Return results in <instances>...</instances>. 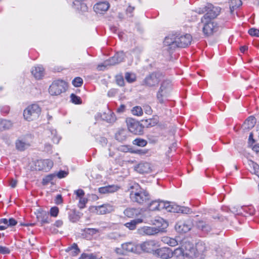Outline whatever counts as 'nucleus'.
Wrapping results in <instances>:
<instances>
[{
	"instance_id": "nucleus-3",
	"label": "nucleus",
	"mask_w": 259,
	"mask_h": 259,
	"mask_svg": "<svg viewBox=\"0 0 259 259\" xmlns=\"http://www.w3.org/2000/svg\"><path fill=\"white\" fill-rule=\"evenodd\" d=\"M130 189L132 190L130 193V198L133 201L140 204H144L149 201V193L142 189L138 184H134L130 187Z\"/></svg>"
},
{
	"instance_id": "nucleus-14",
	"label": "nucleus",
	"mask_w": 259,
	"mask_h": 259,
	"mask_svg": "<svg viewBox=\"0 0 259 259\" xmlns=\"http://www.w3.org/2000/svg\"><path fill=\"white\" fill-rule=\"evenodd\" d=\"M220 8L214 7L211 4H208L205 7L206 14L201 18V19L213 20L220 13Z\"/></svg>"
},
{
	"instance_id": "nucleus-36",
	"label": "nucleus",
	"mask_w": 259,
	"mask_h": 259,
	"mask_svg": "<svg viewBox=\"0 0 259 259\" xmlns=\"http://www.w3.org/2000/svg\"><path fill=\"white\" fill-rule=\"evenodd\" d=\"M116 140L122 142L126 138V131L124 130H121L119 131L115 135Z\"/></svg>"
},
{
	"instance_id": "nucleus-56",
	"label": "nucleus",
	"mask_w": 259,
	"mask_h": 259,
	"mask_svg": "<svg viewBox=\"0 0 259 259\" xmlns=\"http://www.w3.org/2000/svg\"><path fill=\"white\" fill-rule=\"evenodd\" d=\"M119 150L124 152L130 151V148L127 146H121L120 147H119Z\"/></svg>"
},
{
	"instance_id": "nucleus-6",
	"label": "nucleus",
	"mask_w": 259,
	"mask_h": 259,
	"mask_svg": "<svg viewBox=\"0 0 259 259\" xmlns=\"http://www.w3.org/2000/svg\"><path fill=\"white\" fill-rule=\"evenodd\" d=\"M185 257L193 258L197 257L202 252L201 244H197L195 247L193 244L189 242H185L183 244Z\"/></svg>"
},
{
	"instance_id": "nucleus-48",
	"label": "nucleus",
	"mask_w": 259,
	"mask_h": 259,
	"mask_svg": "<svg viewBox=\"0 0 259 259\" xmlns=\"http://www.w3.org/2000/svg\"><path fill=\"white\" fill-rule=\"evenodd\" d=\"M59 212V209L57 207H52L50 210V214L51 216L56 217Z\"/></svg>"
},
{
	"instance_id": "nucleus-22",
	"label": "nucleus",
	"mask_w": 259,
	"mask_h": 259,
	"mask_svg": "<svg viewBox=\"0 0 259 259\" xmlns=\"http://www.w3.org/2000/svg\"><path fill=\"white\" fill-rule=\"evenodd\" d=\"M98 213L104 214L113 211L114 207L110 204L106 203L96 207V208Z\"/></svg>"
},
{
	"instance_id": "nucleus-37",
	"label": "nucleus",
	"mask_w": 259,
	"mask_h": 259,
	"mask_svg": "<svg viewBox=\"0 0 259 259\" xmlns=\"http://www.w3.org/2000/svg\"><path fill=\"white\" fill-rule=\"evenodd\" d=\"M56 177L55 174H50L43 178L42 184L43 185H47L49 183H52V180Z\"/></svg>"
},
{
	"instance_id": "nucleus-42",
	"label": "nucleus",
	"mask_w": 259,
	"mask_h": 259,
	"mask_svg": "<svg viewBox=\"0 0 259 259\" xmlns=\"http://www.w3.org/2000/svg\"><path fill=\"white\" fill-rule=\"evenodd\" d=\"M82 83L83 80L79 77H77L72 80V84L76 87H80L82 84Z\"/></svg>"
},
{
	"instance_id": "nucleus-51",
	"label": "nucleus",
	"mask_w": 259,
	"mask_h": 259,
	"mask_svg": "<svg viewBox=\"0 0 259 259\" xmlns=\"http://www.w3.org/2000/svg\"><path fill=\"white\" fill-rule=\"evenodd\" d=\"M131 153H136L139 154L140 155H145L147 153V150H142V149H137L134 151H130Z\"/></svg>"
},
{
	"instance_id": "nucleus-21",
	"label": "nucleus",
	"mask_w": 259,
	"mask_h": 259,
	"mask_svg": "<svg viewBox=\"0 0 259 259\" xmlns=\"http://www.w3.org/2000/svg\"><path fill=\"white\" fill-rule=\"evenodd\" d=\"M110 5L107 1L99 2L95 5L94 9L97 13H103L107 11L109 8Z\"/></svg>"
},
{
	"instance_id": "nucleus-30",
	"label": "nucleus",
	"mask_w": 259,
	"mask_h": 259,
	"mask_svg": "<svg viewBox=\"0 0 259 259\" xmlns=\"http://www.w3.org/2000/svg\"><path fill=\"white\" fill-rule=\"evenodd\" d=\"M143 220L142 219H138L131 221L130 222L125 224V226L131 230H135L136 228L137 224L142 223Z\"/></svg>"
},
{
	"instance_id": "nucleus-25",
	"label": "nucleus",
	"mask_w": 259,
	"mask_h": 259,
	"mask_svg": "<svg viewBox=\"0 0 259 259\" xmlns=\"http://www.w3.org/2000/svg\"><path fill=\"white\" fill-rule=\"evenodd\" d=\"M0 223H4V225H0V230H4L9 226H13L17 224V221L13 218H10L9 220L7 219H1Z\"/></svg>"
},
{
	"instance_id": "nucleus-38",
	"label": "nucleus",
	"mask_w": 259,
	"mask_h": 259,
	"mask_svg": "<svg viewBox=\"0 0 259 259\" xmlns=\"http://www.w3.org/2000/svg\"><path fill=\"white\" fill-rule=\"evenodd\" d=\"M132 113L133 115L140 116H141L143 113V109L140 106H135L132 110Z\"/></svg>"
},
{
	"instance_id": "nucleus-39",
	"label": "nucleus",
	"mask_w": 259,
	"mask_h": 259,
	"mask_svg": "<svg viewBox=\"0 0 259 259\" xmlns=\"http://www.w3.org/2000/svg\"><path fill=\"white\" fill-rule=\"evenodd\" d=\"M133 144L139 146L144 147L147 145V142L144 139L137 138L134 140Z\"/></svg>"
},
{
	"instance_id": "nucleus-19",
	"label": "nucleus",
	"mask_w": 259,
	"mask_h": 259,
	"mask_svg": "<svg viewBox=\"0 0 259 259\" xmlns=\"http://www.w3.org/2000/svg\"><path fill=\"white\" fill-rule=\"evenodd\" d=\"M153 167L151 163L147 162H142L135 166L137 171L141 173H149L152 171Z\"/></svg>"
},
{
	"instance_id": "nucleus-29",
	"label": "nucleus",
	"mask_w": 259,
	"mask_h": 259,
	"mask_svg": "<svg viewBox=\"0 0 259 259\" xmlns=\"http://www.w3.org/2000/svg\"><path fill=\"white\" fill-rule=\"evenodd\" d=\"M256 123V120L254 117L249 116L244 122L243 126L245 128L250 129L252 128Z\"/></svg>"
},
{
	"instance_id": "nucleus-10",
	"label": "nucleus",
	"mask_w": 259,
	"mask_h": 259,
	"mask_svg": "<svg viewBox=\"0 0 259 259\" xmlns=\"http://www.w3.org/2000/svg\"><path fill=\"white\" fill-rule=\"evenodd\" d=\"M124 58V54L123 52L117 53L114 56L110 58L104 62L102 65H99L98 66V69L99 70H103V67H107L108 66H112L120 63L122 62Z\"/></svg>"
},
{
	"instance_id": "nucleus-40",
	"label": "nucleus",
	"mask_w": 259,
	"mask_h": 259,
	"mask_svg": "<svg viewBox=\"0 0 259 259\" xmlns=\"http://www.w3.org/2000/svg\"><path fill=\"white\" fill-rule=\"evenodd\" d=\"M249 165L252 167L253 173L259 177V165L252 161H250Z\"/></svg>"
},
{
	"instance_id": "nucleus-55",
	"label": "nucleus",
	"mask_w": 259,
	"mask_h": 259,
	"mask_svg": "<svg viewBox=\"0 0 259 259\" xmlns=\"http://www.w3.org/2000/svg\"><path fill=\"white\" fill-rule=\"evenodd\" d=\"M55 203L57 204H60L62 203V198L60 194L57 195L55 199Z\"/></svg>"
},
{
	"instance_id": "nucleus-23",
	"label": "nucleus",
	"mask_w": 259,
	"mask_h": 259,
	"mask_svg": "<svg viewBox=\"0 0 259 259\" xmlns=\"http://www.w3.org/2000/svg\"><path fill=\"white\" fill-rule=\"evenodd\" d=\"M31 73L35 78L41 79L44 74V69L40 65L34 66L31 69Z\"/></svg>"
},
{
	"instance_id": "nucleus-46",
	"label": "nucleus",
	"mask_w": 259,
	"mask_h": 259,
	"mask_svg": "<svg viewBox=\"0 0 259 259\" xmlns=\"http://www.w3.org/2000/svg\"><path fill=\"white\" fill-rule=\"evenodd\" d=\"M248 33L251 36L259 37V30L256 28H251L249 29L248 30Z\"/></svg>"
},
{
	"instance_id": "nucleus-59",
	"label": "nucleus",
	"mask_w": 259,
	"mask_h": 259,
	"mask_svg": "<svg viewBox=\"0 0 259 259\" xmlns=\"http://www.w3.org/2000/svg\"><path fill=\"white\" fill-rule=\"evenodd\" d=\"M116 93V90H110L108 93V96L109 97H113Z\"/></svg>"
},
{
	"instance_id": "nucleus-15",
	"label": "nucleus",
	"mask_w": 259,
	"mask_h": 259,
	"mask_svg": "<svg viewBox=\"0 0 259 259\" xmlns=\"http://www.w3.org/2000/svg\"><path fill=\"white\" fill-rule=\"evenodd\" d=\"M53 162L49 159L38 160L34 162V168L36 170L48 171L53 167Z\"/></svg>"
},
{
	"instance_id": "nucleus-33",
	"label": "nucleus",
	"mask_w": 259,
	"mask_h": 259,
	"mask_svg": "<svg viewBox=\"0 0 259 259\" xmlns=\"http://www.w3.org/2000/svg\"><path fill=\"white\" fill-rule=\"evenodd\" d=\"M172 252V256H175L176 257H185V253H184V249L183 247V245L180 247H178L175 249Z\"/></svg>"
},
{
	"instance_id": "nucleus-45",
	"label": "nucleus",
	"mask_w": 259,
	"mask_h": 259,
	"mask_svg": "<svg viewBox=\"0 0 259 259\" xmlns=\"http://www.w3.org/2000/svg\"><path fill=\"white\" fill-rule=\"evenodd\" d=\"M78 206L80 208H83L88 202V199L83 196L79 198Z\"/></svg>"
},
{
	"instance_id": "nucleus-54",
	"label": "nucleus",
	"mask_w": 259,
	"mask_h": 259,
	"mask_svg": "<svg viewBox=\"0 0 259 259\" xmlns=\"http://www.w3.org/2000/svg\"><path fill=\"white\" fill-rule=\"evenodd\" d=\"M117 83L120 86H123L124 85L123 78L121 76H117L116 77Z\"/></svg>"
},
{
	"instance_id": "nucleus-28",
	"label": "nucleus",
	"mask_w": 259,
	"mask_h": 259,
	"mask_svg": "<svg viewBox=\"0 0 259 259\" xmlns=\"http://www.w3.org/2000/svg\"><path fill=\"white\" fill-rule=\"evenodd\" d=\"M161 241L170 246H176L178 244V241L174 238L164 236L161 238Z\"/></svg>"
},
{
	"instance_id": "nucleus-53",
	"label": "nucleus",
	"mask_w": 259,
	"mask_h": 259,
	"mask_svg": "<svg viewBox=\"0 0 259 259\" xmlns=\"http://www.w3.org/2000/svg\"><path fill=\"white\" fill-rule=\"evenodd\" d=\"M144 110L145 113L151 115L152 113V110L151 107L149 105H145L144 106Z\"/></svg>"
},
{
	"instance_id": "nucleus-50",
	"label": "nucleus",
	"mask_w": 259,
	"mask_h": 259,
	"mask_svg": "<svg viewBox=\"0 0 259 259\" xmlns=\"http://www.w3.org/2000/svg\"><path fill=\"white\" fill-rule=\"evenodd\" d=\"M10 253V250L5 247L0 245V253L5 254H9Z\"/></svg>"
},
{
	"instance_id": "nucleus-4",
	"label": "nucleus",
	"mask_w": 259,
	"mask_h": 259,
	"mask_svg": "<svg viewBox=\"0 0 259 259\" xmlns=\"http://www.w3.org/2000/svg\"><path fill=\"white\" fill-rule=\"evenodd\" d=\"M198 26L201 27L204 35L207 36L212 35L219 29L218 24L214 20L201 19V22L199 23Z\"/></svg>"
},
{
	"instance_id": "nucleus-20",
	"label": "nucleus",
	"mask_w": 259,
	"mask_h": 259,
	"mask_svg": "<svg viewBox=\"0 0 259 259\" xmlns=\"http://www.w3.org/2000/svg\"><path fill=\"white\" fill-rule=\"evenodd\" d=\"M154 254L162 258H168L172 256V250L168 247H162L156 249Z\"/></svg>"
},
{
	"instance_id": "nucleus-41",
	"label": "nucleus",
	"mask_w": 259,
	"mask_h": 259,
	"mask_svg": "<svg viewBox=\"0 0 259 259\" xmlns=\"http://www.w3.org/2000/svg\"><path fill=\"white\" fill-rule=\"evenodd\" d=\"M136 75L134 73L126 72L125 74V78L130 83L133 82L136 80Z\"/></svg>"
},
{
	"instance_id": "nucleus-63",
	"label": "nucleus",
	"mask_w": 259,
	"mask_h": 259,
	"mask_svg": "<svg viewBox=\"0 0 259 259\" xmlns=\"http://www.w3.org/2000/svg\"><path fill=\"white\" fill-rule=\"evenodd\" d=\"M41 222L42 224L49 223V221L47 220V219H42V220H41Z\"/></svg>"
},
{
	"instance_id": "nucleus-60",
	"label": "nucleus",
	"mask_w": 259,
	"mask_h": 259,
	"mask_svg": "<svg viewBox=\"0 0 259 259\" xmlns=\"http://www.w3.org/2000/svg\"><path fill=\"white\" fill-rule=\"evenodd\" d=\"M63 225V222L61 220H57L55 223V225L57 227H60Z\"/></svg>"
},
{
	"instance_id": "nucleus-12",
	"label": "nucleus",
	"mask_w": 259,
	"mask_h": 259,
	"mask_svg": "<svg viewBox=\"0 0 259 259\" xmlns=\"http://www.w3.org/2000/svg\"><path fill=\"white\" fill-rule=\"evenodd\" d=\"M126 122L128 130L135 135L142 134L143 131V126L135 119L128 118L126 120Z\"/></svg>"
},
{
	"instance_id": "nucleus-34",
	"label": "nucleus",
	"mask_w": 259,
	"mask_h": 259,
	"mask_svg": "<svg viewBox=\"0 0 259 259\" xmlns=\"http://www.w3.org/2000/svg\"><path fill=\"white\" fill-rule=\"evenodd\" d=\"M242 3L241 0H230L229 6L230 11L232 13L235 9L239 8L242 5Z\"/></svg>"
},
{
	"instance_id": "nucleus-44",
	"label": "nucleus",
	"mask_w": 259,
	"mask_h": 259,
	"mask_svg": "<svg viewBox=\"0 0 259 259\" xmlns=\"http://www.w3.org/2000/svg\"><path fill=\"white\" fill-rule=\"evenodd\" d=\"M71 100L72 103L76 104H79L81 103L80 97L76 96L75 95L72 94L70 96Z\"/></svg>"
},
{
	"instance_id": "nucleus-17",
	"label": "nucleus",
	"mask_w": 259,
	"mask_h": 259,
	"mask_svg": "<svg viewBox=\"0 0 259 259\" xmlns=\"http://www.w3.org/2000/svg\"><path fill=\"white\" fill-rule=\"evenodd\" d=\"M151 224L154 226L156 229L159 230L160 233L165 231V229L168 226V223L160 217L156 218L151 221Z\"/></svg>"
},
{
	"instance_id": "nucleus-27",
	"label": "nucleus",
	"mask_w": 259,
	"mask_h": 259,
	"mask_svg": "<svg viewBox=\"0 0 259 259\" xmlns=\"http://www.w3.org/2000/svg\"><path fill=\"white\" fill-rule=\"evenodd\" d=\"M124 214L128 218H135L141 214V210L134 208H127L124 211Z\"/></svg>"
},
{
	"instance_id": "nucleus-9",
	"label": "nucleus",
	"mask_w": 259,
	"mask_h": 259,
	"mask_svg": "<svg viewBox=\"0 0 259 259\" xmlns=\"http://www.w3.org/2000/svg\"><path fill=\"white\" fill-rule=\"evenodd\" d=\"M67 88V83L62 80L54 81L50 86L49 91L53 96H57L64 92Z\"/></svg>"
},
{
	"instance_id": "nucleus-31",
	"label": "nucleus",
	"mask_w": 259,
	"mask_h": 259,
	"mask_svg": "<svg viewBox=\"0 0 259 259\" xmlns=\"http://www.w3.org/2000/svg\"><path fill=\"white\" fill-rule=\"evenodd\" d=\"M12 125L13 123L10 120L0 119V131L9 129Z\"/></svg>"
},
{
	"instance_id": "nucleus-57",
	"label": "nucleus",
	"mask_w": 259,
	"mask_h": 259,
	"mask_svg": "<svg viewBox=\"0 0 259 259\" xmlns=\"http://www.w3.org/2000/svg\"><path fill=\"white\" fill-rule=\"evenodd\" d=\"M125 106L124 105H121L116 110V111L119 113L124 112Z\"/></svg>"
},
{
	"instance_id": "nucleus-7",
	"label": "nucleus",
	"mask_w": 259,
	"mask_h": 259,
	"mask_svg": "<svg viewBox=\"0 0 259 259\" xmlns=\"http://www.w3.org/2000/svg\"><path fill=\"white\" fill-rule=\"evenodd\" d=\"M41 112L40 107L36 104L28 106L23 112L24 118L28 121H32L37 119Z\"/></svg>"
},
{
	"instance_id": "nucleus-35",
	"label": "nucleus",
	"mask_w": 259,
	"mask_h": 259,
	"mask_svg": "<svg viewBox=\"0 0 259 259\" xmlns=\"http://www.w3.org/2000/svg\"><path fill=\"white\" fill-rule=\"evenodd\" d=\"M196 226L198 229H201L205 232H209L210 230V226L202 221L196 222Z\"/></svg>"
},
{
	"instance_id": "nucleus-2",
	"label": "nucleus",
	"mask_w": 259,
	"mask_h": 259,
	"mask_svg": "<svg viewBox=\"0 0 259 259\" xmlns=\"http://www.w3.org/2000/svg\"><path fill=\"white\" fill-rule=\"evenodd\" d=\"M150 210H160L165 209L167 211L175 213H182L189 214L191 210L189 207L179 206L174 203L165 202L160 200H154L148 204Z\"/></svg>"
},
{
	"instance_id": "nucleus-5",
	"label": "nucleus",
	"mask_w": 259,
	"mask_h": 259,
	"mask_svg": "<svg viewBox=\"0 0 259 259\" xmlns=\"http://www.w3.org/2000/svg\"><path fill=\"white\" fill-rule=\"evenodd\" d=\"M114 251L119 255H126L130 252L139 254L138 244L133 242H125L122 244L120 247H116Z\"/></svg>"
},
{
	"instance_id": "nucleus-11",
	"label": "nucleus",
	"mask_w": 259,
	"mask_h": 259,
	"mask_svg": "<svg viewBox=\"0 0 259 259\" xmlns=\"http://www.w3.org/2000/svg\"><path fill=\"white\" fill-rule=\"evenodd\" d=\"M157 242L154 240H149L138 244L139 254L142 251L148 253H155L156 248L158 247Z\"/></svg>"
},
{
	"instance_id": "nucleus-58",
	"label": "nucleus",
	"mask_w": 259,
	"mask_h": 259,
	"mask_svg": "<svg viewBox=\"0 0 259 259\" xmlns=\"http://www.w3.org/2000/svg\"><path fill=\"white\" fill-rule=\"evenodd\" d=\"M17 181L12 179L10 183V185L12 188H15L17 185Z\"/></svg>"
},
{
	"instance_id": "nucleus-32",
	"label": "nucleus",
	"mask_w": 259,
	"mask_h": 259,
	"mask_svg": "<svg viewBox=\"0 0 259 259\" xmlns=\"http://www.w3.org/2000/svg\"><path fill=\"white\" fill-rule=\"evenodd\" d=\"M30 146V143L23 140H18L16 143V148L20 151H23Z\"/></svg>"
},
{
	"instance_id": "nucleus-8",
	"label": "nucleus",
	"mask_w": 259,
	"mask_h": 259,
	"mask_svg": "<svg viewBox=\"0 0 259 259\" xmlns=\"http://www.w3.org/2000/svg\"><path fill=\"white\" fill-rule=\"evenodd\" d=\"M171 91V84L169 80H164L157 93V98L160 103L164 102V98L168 97Z\"/></svg>"
},
{
	"instance_id": "nucleus-16",
	"label": "nucleus",
	"mask_w": 259,
	"mask_h": 259,
	"mask_svg": "<svg viewBox=\"0 0 259 259\" xmlns=\"http://www.w3.org/2000/svg\"><path fill=\"white\" fill-rule=\"evenodd\" d=\"M192 227L191 220L180 221L175 225L176 230L180 233H185L190 231Z\"/></svg>"
},
{
	"instance_id": "nucleus-1",
	"label": "nucleus",
	"mask_w": 259,
	"mask_h": 259,
	"mask_svg": "<svg viewBox=\"0 0 259 259\" xmlns=\"http://www.w3.org/2000/svg\"><path fill=\"white\" fill-rule=\"evenodd\" d=\"M192 37L189 34H170L165 37L163 44L168 51L174 50L177 48H185L190 45Z\"/></svg>"
},
{
	"instance_id": "nucleus-26",
	"label": "nucleus",
	"mask_w": 259,
	"mask_h": 259,
	"mask_svg": "<svg viewBox=\"0 0 259 259\" xmlns=\"http://www.w3.org/2000/svg\"><path fill=\"white\" fill-rule=\"evenodd\" d=\"M119 187L116 185H108L99 188V192L101 194L113 193L119 189Z\"/></svg>"
},
{
	"instance_id": "nucleus-64",
	"label": "nucleus",
	"mask_w": 259,
	"mask_h": 259,
	"mask_svg": "<svg viewBox=\"0 0 259 259\" xmlns=\"http://www.w3.org/2000/svg\"><path fill=\"white\" fill-rule=\"evenodd\" d=\"M253 149H254V150H255L256 151H259V144H258L257 145L255 146L254 147H253Z\"/></svg>"
},
{
	"instance_id": "nucleus-43",
	"label": "nucleus",
	"mask_w": 259,
	"mask_h": 259,
	"mask_svg": "<svg viewBox=\"0 0 259 259\" xmlns=\"http://www.w3.org/2000/svg\"><path fill=\"white\" fill-rule=\"evenodd\" d=\"M96 256L93 253H85L81 254V256L78 259H96Z\"/></svg>"
},
{
	"instance_id": "nucleus-49",
	"label": "nucleus",
	"mask_w": 259,
	"mask_h": 259,
	"mask_svg": "<svg viewBox=\"0 0 259 259\" xmlns=\"http://www.w3.org/2000/svg\"><path fill=\"white\" fill-rule=\"evenodd\" d=\"M74 194L76 195V199H79L84 195V192L82 189H78L74 191Z\"/></svg>"
},
{
	"instance_id": "nucleus-62",
	"label": "nucleus",
	"mask_w": 259,
	"mask_h": 259,
	"mask_svg": "<svg viewBox=\"0 0 259 259\" xmlns=\"http://www.w3.org/2000/svg\"><path fill=\"white\" fill-rule=\"evenodd\" d=\"M240 51L242 53H244L246 50H247V47L246 46H242L240 49Z\"/></svg>"
},
{
	"instance_id": "nucleus-18",
	"label": "nucleus",
	"mask_w": 259,
	"mask_h": 259,
	"mask_svg": "<svg viewBox=\"0 0 259 259\" xmlns=\"http://www.w3.org/2000/svg\"><path fill=\"white\" fill-rule=\"evenodd\" d=\"M138 232L140 235H155L159 233V230L156 229L153 227L144 226L140 228L138 230Z\"/></svg>"
},
{
	"instance_id": "nucleus-24",
	"label": "nucleus",
	"mask_w": 259,
	"mask_h": 259,
	"mask_svg": "<svg viewBox=\"0 0 259 259\" xmlns=\"http://www.w3.org/2000/svg\"><path fill=\"white\" fill-rule=\"evenodd\" d=\"M101 117L103 120L109 123L114 122L116 120L114 113L109 109L102 114Z\"/></svg>"
},
{
	"instance_id": "nucleus-47",
	"label": "nucleus",
	"mask_w": 259,
	"mask_h": 259,
	"mask_svg": "<svg viewBox=\"0 0 259 259\" xmlns=\"http://www.w3.org/2000/svg\"><path fill=\"white\" fill-rule=\"evenodd\" d=\"M68 174V172L64 170H60L56 175L58 178L62 179L66 177Z\"/></svg>"
},
{
	"instance_id": "nucleus-13",
	"label": "nucleus",
	"mask_w": 259,
	"mask_h": 259,
	"mask_svg": "<svg viewBox=\"0 0 259 259\" xmlns=\"http://www.w3.org/2000/svg\"><path fill=\"white\" fill-rule=\"evenodd\" d=\"M162 75L160 73L153 72L147 75L143 81V84L149 87L157 85L161 80Z\"/></svg>"
},
{
	"instance_id": "nucleus-61",
	"label": "nucleus",
	"mask_w": 259,
	"mask_h": 259,
	"mask_svg": "<svg viewBox=\"0 0 259 259\" xmlns=\"http://www.w3.org/2000/svg\"><path fill=\"white\" fill-rule=\"evenodd\" d=\"M149 120L150 121L149 122V125L151 126H154L157 123V121L156 120H155V119L153 120L152 119H149Z\"/></svg>"
},
{
	"instance_id": "nucleus-52",
	"label": "nucleus",
	"mask_w": 259,
	"mask_h": 259,
	"mask_svg": "<svg viewBox=\"0 0 259 259\" xmlns=\"http://www.w3.org/2000/svg\"><path fill=\"white\" fill-rule=\"evenodd\" d=\"M69 250H75V254H78L80 252V249L76 243H73V245L68 248Z\"/></svg>"
}]
</instances>
